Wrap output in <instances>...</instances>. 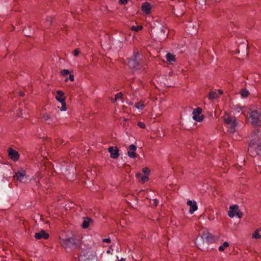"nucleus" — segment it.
<instances>
[{"instance_id": "a18cd8bd", "label": "nucleus", "mask_w": 261, "mask_h": 261, "mask_svg": "<svg viewBox=\"0 0 261 261\" xmlns=\"http://www.w3.org/2000/svg\"><path fill=\"white\" fill-rule=\"evenodd\" d=\"M67 81H68V79L67 78V79H66V80H65V82H67Z\"/></svg>"}, {"instance_id": "1a4fd4ad", "label": "nucleus", "mask_w": 261, "mask_h": 261, "mask_svg": "<svg viewBox=\"0 0 261 261\" xmlns=\"http://www.w3.org/2000/svg\"><path fill=\"white\" fill-rule=\"evenodd\" d=\"M202 109L200 108H197L194 109L193 112V119L198 122H201L203 120V116L201 115Z\"/></svg>"}, {"instance_id": "58836bf2", "label": "nucleus", "mask_w": 261, "mask_h": 261, "mask_svg": "<svg viewBox=\"0 0 261 261\" xmlns=\"http://www.w3.org/2000/svg\"><path fill=\"white\" fill-rule=\"evenodd\" d=\"M24 95V93L22 92H20V96H23Z\"/></svg>"}, {"instance_id": "a878e982", "label": "nucleus", "mask_w": 261, "mask_h": 261, "mask_svg": "<svg viewBox=\"0 0 261 261\" xmlns=\"http://www.w3.org/2000/svg\"><path fill=\"white\" fill-rule=\"evenodd\" d=\"M142 10L143 13L145 14H147V3H144L142 6Z\"/></svg>"}, {"instance_id": "4468645a", "label": "nucleus", "mask_w": 261, "mask_h": 261, "mask_svg": "<svg viewBox=\"0 0 261 261\" xmlns=\"http://www.w3.org/2000/svg\"><path fill=\"white\" fill-rule=\"evenodd\" d=\"M34 237L38 240L42 239H47L49 237V234L44 230H41L39 232H36L34 235Z\"/></svg>"}, {"instance_id": "6ab92c4d", "label": "nucleus", "mask_w": 261, "mask_h": 261, "mask_svg": "<svg viewBox=\"0 0 261 261\" xmlns=\"http://www.w3.org/2000/svg\"><path fill=\"white\" fill-rule=\"evenodd\" d=\"M148 200H149L150 201L149 206L152 208L156 206L159 202V200L156 198L151 199L150 198V196L149 195H148Z\"/></svg>"}, {"instance_id": "a211bd4d", "label": "nucleus", "mask_w": 261, "mask_h": 261, "mask_svg": "<svg viewBox=\"0 0 261 261\" xmlns=\"http://www.w3.org/2000/svg\"><path fill=\"white\" fill-rule=\"evenodd\" d=\"M9 155L14 161H17L19 158L18 152L11 148L9 149Z\"/></svg>"}, {"instance_id": "aec40b11", "label": "nucleus", "mask_w": 261, "mask_h": 261, "mask_svg": "<svg viewBox=\"0 0 261 261\" xmlns=\"http://www.w3.org/2000/svg\"><path fill=\"white\" fill-rule=\"evenodd\" d=\"M218 97V93L216 91H211L209 93L208 98L214 99Z\"/></svg>"}, {"instance_id": "393cba45", "label": "nucleus", "mask_w": 261, "mask_h": 261, "mask_svg": "<svg viewBox=\"0 0 261 261\" xmlns=\"http://www.w3.org/2000/svg\"><path fill=\"white\" fill-rule=\"evenodd\" d=\"M241 95L243 97H246L249 94V91L246 89H243L240 91Z\"/></svg>"}, {"instance_id": "20e7f679", "label": "nucleus", "mask_w": 261, "mask_h": 261, "mask_svg": "<svg viewBox=\"0 0 261 261\" xmlns=\"http://www.w3.org/2000/svg\"><path fill=\"white\" fill-rule=\"evenodd\" d=\"M251 123L254 126L261 125V113L257 111H252L249 114Z\"/></svg>"}, {"instance_id": "5701e85b", "label": "nucleus", "mask_w": 261, "mask_h": 261, "mask_svg": "<svg viewBox=\"0 0 261 261\" xmlns=\"http://www.w3.org/2000/svg\"><path fill=\"white\" fill-rule=\"evenodd\" d=\"M229 245L228 243L227 242H224L222 246L219 247V250L220 251H223L224 250L225 248L228 247Z\"/></svg>"}, {"instance_id": "72a5a7b5", "label": "nucleus", "mask_w": 261, "mask_h": 261, "mask_svg": "<svg viewBox=\"0 0 261 261\" xmlns=\"http://www.w3.org/2000/svg\"><path fill=\"white\" fill-rule=\"evenodd\" d=\"M119 2L120 4L125 5L127 3V0H119Z\"/></svg>"}, {"instance_id": "c9c22d12", "label": "nucleus", "mask_w": 261, "mask_h": 261, "mask_svg": "<svg viewBox=\"0 0 261 261\" xmlns=\"http://www.w3.org/2000/svg\"><path fill=\"white\" fill-rule=\"evenodd\" d=\"M102 242L106 243H110L111 242V240L109 238L104 239H103Z\"/></svg>"}, {"instance_id": "f704fd0d", "label": "nucleus", "mask_w": 261, "mask_h": 261, "mask_svg": "<svg viewBox=\"0 0 261 261\" xmlns=\"http://www.w3.org/2000/svg\"><path fill=\"white\" fill-rule=\"evenodd\" d=\"M74 55L77 56L79 54V51L77 49H75L73 52Z\"/></svg>"}, {"instance_id": "bb28decb", "label": "nucleus", "mask_w": 261, "mask_h": 261, "mask_svg": "<svg viewBox=\"0 0 261 261\" xmlns=\"http://www.w3.org/2000/svg\"><path fill=\"white\" fill-rule=\"evenodd\" d=\"M70 73V72L67 69H64L61 71V74L63 76H65V75L69 74Z\"/></svg>"}, {"instance_id": "09e8293b", "label": "nucleus", "mask_w": 261, "mask_h": 261, "mask_svg": "<svg viewBox=\"0 0 261 261\" xmlns=\"http://www.w3.org/2000/svg\"><path fill=\"white\" fill-rule=\"evenodd\" d=\"M139 194V195H141V192H140Z\"/></svg>"}, {"instance_id": "2eb2a0df", "label": "nucleus", "mask_w": 261, "mask_h": 261, "mask_svg": "<svg viewBox=\"0 0 261 261\" xmlns=\"http://www.w3.org/2000/svg\"><path fill=\"white\" fill-rule=\"evenodd\" d=\"M187 205L190 206L189 213L192 214L197 210V206L195 201L188 200L187 202Z\"/></svg>"}, {"instance_id": "37998d69", "label": "nucleus", "mask_w": 261, "mask_h": 261, "mask_svg": "<svg viewBox=\"0 0 261 261\" xmlns=\"http://www.w3.org/2000/svg\"><path fill=\"white\" fill-rule=\"evenodd\" d=\"M150 18H148V21L149 20ZM149 24V25H150L151 24H149V22H148V25Z\"/></svg>"}, {"instance_id": "49530a36", "label": "nucleus", "mask_w": 261, "mask_h": 261, "mask_svg": "<svg viewBox=\"0 0 261 261\" xmlns=\"http://www.w3.org/2000/svg\"><path fill=\"white\" fill-rule=\"evenodd\" d=\"M19 117H22V114L19 115Z\"/></svg>"}, {"instance_id": "4be33fe9", "label": "nucleus", "mask_w": 261, "mask_h": 261, "mask_svg": "<svg viewBox=\"0 0 261 261\" xmlns=\"http://www.w3.org/2000/svg\"><path fill=\"white\" fill-rule=\"evenodd\" d=\"M260 228L259 229H257L255 231V232L252 234V238L254 239H259L261 238V233H260Z\"/></svg>"}, {"instance_id": "9d476101", "label": "nucleus", "mask_w": 261, "mask_h": 261, "mask_svg": "<svg viewBox=\"0 0 261 261\" xmlns=\"http://www.w3.org/2000/svg\"><path fill=\"white\" fill-rule=\"evenodd\" d=\"M139 55V53H137L135 55V58L133 59L129 60L128 62V65L129 68L132 70L137 69V67L139 66L137 57Z\"/></svg>"}, {"instance_id": "39448f33", "label": "nucleus", "mask_w": 261, "mask_h": 261, "mask_svg": "<svg viewBox=\"0 0 261 261\" xmlns=\"http://www.w3.org/2000/svg\"><path fill=\"white\" fill-rule=\"evenodd\" d=\"M224 123L229 128L230 133L235 132V127L236 126V118L233 116L226 115L224 117Z\"/></svg>"}, {"instance_id": "b1692460", "label": "nucleus", "mask_w": 261, "mask_h": 261, "mask_svg": "<svg viewBox=\"0 0 261 261\" xmlns=\"http://www.w3.org/2000/svg\"><path fill=\"white\" fill-rule=\"evenodd\" d=\"M142 29V27L141 25H137V26H133L130 29L132 31H135V32H138L139 31L141 30Z\"/></svg>"}, {"instance_id": "7c9ffc66", "label": "nucleus", "mask_w": 261, "mask_h": 261, "mask_svg": "<svg viewBox=\"0 0 261 261\" xmlns=\"http://www.w3.org/2000/svg\"><path fill=\"white\" fill-rule=\"evenodd\" d=\"M138 125L141 127V128H144L146 126L145 123H143V122H138Z\"/></svg>"}, {"instance_id": "0eeeda50", "label": "nucleus", "mask_w": 261, "mask_h": 261, "mask_svg": "<svg viewBox=\"0 0 261 261\" xmlns=\"http://www.w3.org/2000/svg\"><path fill=\"white\" fill-rule=\"evenodd\" d=\"M228 215L230 218H233L236 215L239 218H241L242 216V213L239 210V206L238 205L233 204L229 207Z\"/></svg>"}, {"instance_id": "9b49d317", "label": "nucleus", "mask_w": 261, "mask_h": 261, "mask_svg": "<svg viewBox=\"0 0 261 261\" xmlns=\"http://www.w3.org/2000/svg\"><path fill=\"white\" fill-rule=\"evenodd\" d=\"M143 172L144 173L145 175H142L141 173H138L136 174V177L138 179V180L142 184H144L147 181V167H145L142 169Z\"/></svg>"}, {"instance_id": "7ed1b4c3", "label": "nucleus", "mask_w": 261, "mask_h": 261, "mask_svg": "<svg viewBox=\"0 0 261 261\" xmlns=\"http://www.w3.org/2000/svg\"><path fill=\"white\" fill-rule=\"evenodd\" d=\"M60 244L66 251H68V249L71 250L79 247L75 239L73 238L62 239Z\"/></svg>"}, {"instance_id": "c85d7f7f", "label": "nucleus", "mask_w": 261, "mask_h": 261, "mask_svg": "<svg viewBox=\"0 0 261 261\" xmlns=\"http://www.w3.org/2000/svg\"><path fill=\"white\" fill-rule=\"evenodd\" d=\"M136 107L138 109H142L144 107V105L141 102H138L136 103Z\"/></svg>"}, {"instance_id": "4c0bfd02", "label": "nucleus", "mask_w": 261, "mask_h": 261, "mask_svg": "<svg viewBox=\"0 0 261 261\" xmlns=\"http://www.w3.org/2000/svg\"><path fill=\"white\" fill-rule=\"evenodd\" d=\"M217 92L218 93V96L221 95L223 93L222 90H219Z\"/></svg>"}, {"instance_id": "473e14b6", "label": "nucleus", "mask_w": 261, "mask_h": 261, "mask_svg": "<svg viewBox=\"0 0 261 261\" xmlns=\"http://www.w3.org/2000/svg\"><path fill=\"white\" fill-rule=\"evenodd\" d=\"M43 119H44L45 120H48L50 119V116L48 115L47 114H44L43 116Z\"/></svg>"}, {"instance_id": "6e6552de", "label": "nucleus", "mask_w": 261, "mask_h": 261, "mask_svg": "<svg viewBox=\"0 0 261 261\" xmlns=\"http://www.w3.org/2000/svg\"><path fill=\"white\" fill-rule=\"evenodd\" d=\"M14 178H16L17 180L20 182L25 183L28 182L29 178L26 175L24 171H18L15 173V175L13 176Z\"/></svg>"}, {"instance_id": "412c9836", "label": "nucleus", "mask_w": 261, "mask_h": 261, "mask_svg": "<svg viewBox=\"0 0 261 261\" xmlns=\"http://www.w3.org/2000/svg\"><path fill=\"white\" fill-rule=\"evenodd\" d=\"M166 59L169 62L175 61V56L170 53H168L166 55Z\"/></svg>"}, {"instance_id": "de8ad7c7", "label": "nucleus", "mask_w": 261, "mask_h": 261, "mask_svg": "<svg viewBox=\"0 0 261 261\" xmlns=\"http://www.w3.org/2000/svg\"><path fill=\"white\" fill-rule=\"evenodd\" d=\"M25 36H30L28 34H25Z\"/></svg>"}, {"instance_id": "f03ea898", "label": "nucleus", "mask_w": 261, "mask_h": 261, "mask_svg": "<svg viewBox=\"0 0 261 261\" xmlns=\"http://www.w3.org/2000/svg\"><path fill=\"white\" fill-rule=\"evenodd\" d=\"M214 241L213 237L208 233H203L201 235L198 236L195 240L197 247L202 251L207 250V245L209 243Z\"/></svg>"}, {"instance_id": "423d86ee", "label": "nucleus", "mask_w": 261, "mask_h": 261, "mask_svg": "<svg viewBox=\"0 0 261 261\" xmlns=\"http://www.w3.org/2000/svg\"><path fill=\"white\" fill-rule=\"evenodd\" d=\"M57 96H56V99L62 104L61 108L58 107L61 111H66V102H65V96L64 93L61 90L57 91Z\"/></svg>"}, {"instance_id": "ea45409f", "label": "nucleus", "mask_w": 261, "mask_h": 261, "mask_svg": "<svg viewBox=\"0 0 261 261\" xmlns=\"http://www.w3.org/2000/svg\"><path fill=\"white\" fill-rule=\"evenodd\" d=\"M118 261H125V259L123 258H121L120 260H118Z\"/></svg>"}, {"instance_id": "cd10ccee", "label": "nucleus", "mask_w": 261, "mask_h": 261, "mask_svg": "<svg viewBox=\"0 0 261 261\" xmlns=\"http://www.w3.org/2000/svg\"><path fill=\"white\" fill-rule=\"evenodd\" d=\"M46 22H49V24H51L53 22V17L52 16H47L45 19Z\"/></svg>"}, {"instance_id": "f257e3e1", "label": "nucleus", "mask_w": 261, "mask_h": 261, "mask_svg": "<svg viewBox=\"0 0 261 261\" xmlns=\"http://www.w3.org/2000/svg\"><path fill=\"white\" fill-rule=\"evenodd\" d=\"M248 153L251 156L261 155V133L255 129L250 137Z\"/></svg>"}, {"instance_id": "79ce46f5", "label": "nucleus", "mask_w": 261, "mask_h": 261, "mask_svg": "<svg viewBox=\"0 0 261 261\" xmlns=\"http://www.w3.org/2000/svg\"><path fill=\"white\" fill-rule=\"evenodd\" d=\"M107 253H110V250H108V251H107Z\"/></svg>"}, {"instance_id": "f8f14e48", "label": "nucleus", "mask_w": 261, "mask_h": 261, "mask_svg": "<svg viewBox=\"0 0 261 261\" xmlns=\"http://www.w3.org/2000/svg\"><path fill=\"white\" fill-rule=\"evenodd\" d=\"M156 31H160V32L158 33L159 36V39H161V37H164L166 35L165 31L163 27H156L153 28L151 30L150 35L152 37H153V34L154 32H156Z\"/></svg>"}, {"instance_id": "a19ab883", "label": "nucleus", "mask_w": 261, "mask_h": 261, "mask_svg": "<svg viewBox=\"0 0 261 261\" xmlns=\"http://www.w3.org/2000/svg\"><path fill=\"white\" fill-rule=\"evenodd\" d=\"M117 99H116V98H115L114 99H113V102H115L117 101Z\"/></svg>"}, {"instance_id": "f3484780", "label": "nucleus", "mask_w": 261, "mask_h": 261, "mask_svg": "<svg viewBox=\"0 0 261 261\" xmlns=\"http://www.w3.org/2000/svg\"><path fill=\"white\" fill-rule=\"evenodd\" d=\"M129 150L127 153V155L130 158H136V153L135 152V151L137 149L136 146L134 144H132L130 145H129Z\"/></svg>"}, {"instance_id": "2f4dec72", "label": "nucleus", "mask_w": 261, "mask_h": 261, "mask_svg": "<svg viewBox=\"0 0 261 261\" xmlns=\"http://www.w3.org/2000/svg\"><path fill=\"white\" fill-rule=\"evenodd\" d=\"M152 8V7L151 6V5L148 3V8H147V10H148V18H150V16L149 15V13H150V11L151 10Z\"/></svg>"}, {"instance_id": "dca6fc26", "label": "nucleus", "mask_w": 261, "mask_h": 261, "mask_svg": "<svg viewBox=\"0 0 261 261\" xmlns=\"http://www.w3.org/2000/svg\"><path fill=\"white\" fill-rule=\"evenodd\" d=\"M83 222L82 224V227L84 229L88 228L89 225L93 223V220L89 217H83Z\"/></svg>"}, {"instance_id": "c756f323", "label": "nucleus", "mask_w": 261, "mask_h": 261, "mask_svg": "<svg viewBox=\"0 0 261 261\" xmlns=\"http://www.w3.org/2000/svg\"><path fill=\"white\" fill-rule=\"evenodd\" d=\"M123 94L121 92L118 93L115 95V98L116 99H121L122 98Z\"/></svg>"}, {"instance_id": "ddd939ff", "label": "nucleus", "mask_w": 261, "mask_h": 261, "mask_svg": "<svg viewBox=\"0 0 261 261\" xmlns=\"http://www.w3.org/2000/svg\"><path fill=\"white\" fill-rule=\"evenodd\" d=\"M108 151L111 153V157L113 159H117L119 155V149L117 147H110Z\"/></svg>"}, {"instance_id": "e433bc0d", "label": "nucleus", "mask_w": 261, "mask_h": 261, "mask_svg": "<svg viewBox=\"0 0 261 261\" xmlns=\"http://www.w3.org/2000/svg\"><path fill=\"white\" fill-rule=\"evenodd\" d=\"M69 79L72 82L74 81V75L73 74H70Z\"/></svg>"}, {"instance_id": "c03bdc74", "label": "nucleus", "mask_w": 261, "mask_h": 261, "mask_svg": "<svg viewBox=\"0 0 261 261\" xmlns=\"http://www.w3.org/2000/svg\"><path fill=\"white\" fill-rule=\"evenodd\" d=\"M147 172H148V174L150 172V170L148 169Z\"/></svg>"}]
</instances>
